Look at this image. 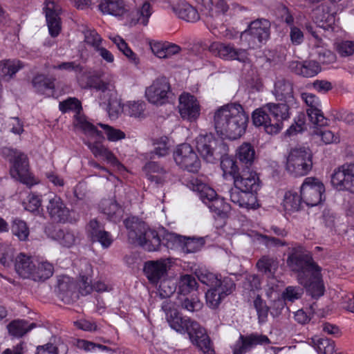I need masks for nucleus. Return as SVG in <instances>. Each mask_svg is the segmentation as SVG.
Masks as SVG:
<instances>
[{"label": "nucleus", "mask_w": 354, "mask_h": 354, "mask_svg": "<svg viewBox=\"0 0 354 354\" xmlns=\"http://www.w3.org/2000/svg\"><path fill=\"white\" fill-rule=\"evenodd\" d=\"M218 141L212 133H201L196 138V146L202 158L207 162L214 163L218 158L216 147Z\"/></svg>", "instance_id": "obj_16"}, {"label": "nucleus", "mask_w": 354, "mask_h": 354, "mask_svg": "<svg viewBox=\"0 0 354 354\" xmlns=\"http://www.w3.org/2000/svg\"><path fill=\"white\" fill-rule=\"evenodd\" d=\"M97 125L104 130L107 140L110 142H118L126 137L125 133L119 129L100 122Z\"/></svg>", "instance_id": "obj_51"}, {"label": "nucleus", "mask_w": 354, "mask_h": 354, "mask_svg": "<svg viewBox=\"0 0 354 354\" xmlns=\"http://www.w3.org/2000/svg\"><path fill=\"white\" fill-rule=\"evenodd\" d=\"M178 300L181 301V306L183 309L189 312L198 310L202 307V303L196 297L191 298H185L183 300L178 297Z\"/></svg>", "instance_id": "obj_63"}, {"label": "nucleus", "mask_w": 354, "mask_h": 354, "mask_svg": "<svg viewBox=\"0 0 354 354\" xmlns=\"http://www.w3.org/2000/svg\"><path fill=\"white\" fill-rule=\"evenodd\" d=\"M306 28L308 32L315 38L314 47L317 55L318 63L323 64H333L336 61V55L331 50L324 47V44L322 39L319 36L320 30H315V28L311 24H306Z\"/></svg>", "instance_id": "obj_24"}, {"label": "nucleus", "mask_w": 354, "mask_h": 354, "mask_svg": "<svg viewBox=\"0 0 354 354\" xmlns=\"http://www.w3.org/2000/svg\"><path fill=\"white\" fill-rule=\"evenodd\" d=\"M236 156L245 168H250L255 159V150L250 143L245 142L237 149Z\"/></svg>", "instance_id": "obj_35"}, {"label": "nucleus", "mask_w": 354, "mask_h": 354, "mask_svg": "<svg viewBox=\"0 0 354 354\" xmlns=\"http://www.w3.org/2000/svg\"><path fill=\"white\" fill-rule=\"evenodd\" d=\"M152 11L150 3L145 2L140 8L131 14L130 25L134 26L137 24H142L144 26H147Z\"/></svg>", "instance_id": "obj_41"}, {"label": "nucleus", "mask_w": 354, "mask_h": 354, "mask_svg": "<svg viewBox=\"0 0 354 354\" xmlns=\"http://www.w3.org/2000/svg\"><path fill=\"white\" fill-rule=\"evenodd\" d=\"M230 201L240 207L256 209L259 207L257 193L232 188L229 191Z\"/></svg>", "instance_id": "obj_25"}, {"label": "nucleus", "mask_w": 354, "mask_h": 354, "mask_svg": "<svg viewBox=\"0 0 354 354\" xmlns=\"http://www.w3.org/2000/svg\"><path fill=\"white\" fill-rule=\"evenodd\" d=\"M178 113L183 120L194 122L198 119L201 107L195 96L184 92L178 97Z\"/></svg>", "instance_id": "obj_18"}, {"label": "nucleus", "mask_w": 354, "mask_h": 354, "mask_svg": "<svg viewBox=\"0 0 354 354\" xmlns=\"http://www.w3.org/2000/svg\"><path fill=\"white\" fill-rule=\"evenodd\" d=\"M145 97L149 103L157 106L170 103L174 93L169 79L165 76L156 78L146 87Z\"/></svg>", "instance_id": "obj_8"}, {"label": "nucleus", "mask_w": 354, "mask_h": 354, "mask_svg": "<svg viewBox=\"0 0 354 354\" xmlns=\"http://www.w3.org/2000/svg\"><path fill=\"white\" fill-rule=\"evenodd\" d=\"M36 267V259L20 253L15 259V268L16 272L23 278H30L34 268Z\"/></svg>", "instance_id": "obj_31"}, {"label": "nucleus", "mask_w": 354, "mask_h": 354, "mask_svg": "<svg viewBox=\"0 0 354 354\" xmlns=\"http://www.w3.org/2000/svg\"><path fill=\"white\" fill-rule=\"evenodd\" d=\"M317 346L318 352L324 354H333L335 351V343L328 338H319L313 339Z\"/></svg>", "instance_id": "obj_59"}, {"label": "nucleus", "mask_w": 354, "mask_h": 354, "mask_svg": "<svg viewBox=\"0 0 354 354\" xmlns=\"http://www.w3.org/2000/svg\"><path fill=\"white\" fill-rule=\"evenodd\" d=\"M149 45L153 55L159 59L169 60L177 54V45L167 41H152Z\"/></svg>", "instance_id": "obj_28"}, {"label": "nucleus", "mask_w": 354, "mask_h": 354, "mask_svg": "<svg viewBox=\"0 0 354 354\" xmlns=\"http://www.w3.org/2000/svg\"><path fill=\"white\" fill-rule=\"evenodd\" d=\"M35 327V324H28L24 320L12 322L8 326L9 333L16 337H21Z\"/></svg>", "instance_id": "obj_44"}, {"label": "nucleus", "mask_w": 354, "mask_h": 354, "mask_svg": "<svg viewBox=\"0 0 354 354\" xmlns=\"http://www.w3.org/2000/svg\"><path fill=\"white\" fill-rule=\"evenodd\" d=\"M155 145L153 153L158 157H162L168 155L170 152L171 142L167 136H162L154 140Z\"/></svg>", "instance_id": "obj_50"}, {"label": "nucleus", "mask_w": 354, "mask_h": 354, "mask_svg": "<svg viewBox=\"0 0 354 354\" xmlns=\"http://www.w3.org/2000/svg\"><path fill=\"white\" fill-rule=\"evenodd\" d=\"M77 347L85 351H95L99 349L102 351H110L111 349L105 345L99 343H93L85 339H79L77 341Z\"/></svg>", "instance_id": "obj_60"}, {"label": "nucleus", "mask_w": 354, "mask_h": 354, "mask_svg": "<svg viewBox=\"0 0 354 354\" xmlns=\"http://www.w3.org/2000/svg\"><path fill=\"white\" fill-rule=\"evenodd\" d=\"M270 37V22L266 19H257L251 22L248 29L243 31L240 39L248 47L254 48Z\"/></svg>", "instance_id": "obj_11"}, {"label": "nucleus", "mask_w": 354, "mask_h": 354, "mask_svg": "<svg viewBox=\"0 0 354 354\" xmlns=\"http://www.w3.org/2000/svg\"><path fill=\"white\" fill-rule=\"evenodd\" d=\"M331 183L339 191L354 194V163L344 164L336 168L331 176Z\"/></svg>", "instance_id": "obj_14"}, {"label": "nucleus", "mask_w": 354, "mask_h": 354, "mask_svg": "<svg viewBox=\"0 0 354 354\" xmlns=\"http://www.w3.org/2000/svg\"><path fill=\"white\" fill-rule=\"evenodd\" d=\"M203 237L186 236L178 234V246L185 254L200 251L205 245Z\"/></svg>", "instance_id": "obj_32"}, {"label": "nucleus", "mask_w": 354, "mask_h": 354, "mask_svg": "<svg viewBox=\"0 0 354 354\" xmlns=\"http://www.w3.org/2000/svg\"><path fill=\"white\" fill-rule=\"evenodd\" d=\"M304 289L300 286H289L286 288L281 294L282 299L275 301V304L283 308L286 302L292 303L301 298Z\"/></svg>", "instance_id": "obj_37"}, {"label": "nucleus", "mask_w": 354, "mask_h": 354, "mask_svg": "<svg viewBox=\"0 0 354 354\" xmlns=\"http://www.w3.org/2000/svg\"><path fill=\"white\" fill-rule=\"evenodd\" d=\"M288 266L297 273L299 283L306 287L309 294L314 298L324 295L321 268L313 261L308 252L295 250L288 257Z\"/></svg>", "instance_id": "obj_2"}, {"label": "nucleus", "mask_w": 354, "mask_h": 354, "mask_svg": "<svg viewBox=\"0 0 354 354\" xmlns=\"http://www.w3.org/2000/svg\"><path fill=\"white\" fill-rule=\"evenodd\" d=\"M201 200L207 205L211 212H214L220 217H227L230 212V205L226 203L224 198L218 197L215 191L213 197H203Z\"/></svg>", "instance_id": "obj_30"}, {"label": "nucleus", "mask_w": 354, "mask_h": 354, "mask_svg": "<svg viewBox=\"0 0 354 354\" xmlns=\"http://www.w3.org/2000/svg\"><path fill=\"white\" fill-rule=\"evenodd\" d=\"M100 208L110 220L115 223L120 221L123 215L122 208L114 199L103 200Z\"/></svg>", "instance_id": "obj_33"}, {"label": "nucleus", "mask_w": 354, "mask_h": 354, "mask_svg": "<svg viewBox=\"0 0 354 354\" xmlns=\"http://www.w3.org/2000/svg\"><path fill=\"white\" fill-rule=\"evenodd\" d=\"M214 288L225 298L235 290L236 284L231 278L225 277L222 279H218V283H216Z\"/></svg>", "instance_id": "obj_47"}, {"label": "nucleus", "mask_w": 354, "mask_h": 354, "mask_svg": "<svg viewBox=\"0 0 354 354\" xmlns=\"http://www.w3.org/2000/svg\"><path fill=\"white\" fill-rule=\"evenodd\" d=\"M197 288V282L195 277L191 274H185L180 277L178 281V294L185 295Z\"/></svg>", "instance_id": "obj_46"}, {"label": "nucleus", "mask_w": 354, "mask_h": 354, "mask_svg": "<svg viewBox=\"0 0 354 354\" xmlns=\"http://www.w3.org/2000/svg\"><path fill=\"white\" fill-rule=\"evenodd\" d=\"M198 174L186 173L182 176V184L191 190L198 194L200 198L203 197H213L214 190L209 187L203 179V175L198 176Z\"/></svg>", "instance_id": "obj_22"}, {"label": "nucleus", "mask_w": 354, "mask_h": 354, "mask_svg": "<svg viewBox=\"0 0 354 354\" xmlns=\"http://www.w3.org/2000/svg\"><path fill=\"white\" fill-rule=\"evenodd\" d=\"M45 207L49 217L54 222L65 223L70 221V209L60 196L49 195Z\"/></svg>", "instance_id": "obj_17"}, {"label": "nucleus", "mask_w": 354, "mask_h": 354, "mask_svg": "<svg viewBox=\"0 0 354 354\" xmlns=\"http://www.w3.org/2000/svg\"><path fill=\"white\" fill-rule=\"evenodd\" d=\"M24 64L17 59H6L0 61V76L12 77L19 70L23 68Z\"/></svg>", "instance_id": "obj_40"}, {"label": "nucleus", "mask_w": 354, "mask_h": 354, "mask_svg": "<svg viewBox=\"0 0 354 354\" xmlns=\"http://www.w3.org/2000/svg\"><path fill=\"white\" fill-rule=\"evenodd\" d=\"M324 192V184L315 177L306 178L300 188L303 202L311 207L316 206L322 201V195Z\"/></svg>", "instance_id": "obj_12"}, {"label": "nucleus", "mask_w": 354, "mask_h": 354, "mask_svg": "<svg viewBox=\"0 0 354 354\" xmlns=\"http://www.w3.org/2000/svg\"><path fill=\"white\" fill-rule=\"evenodd\" d=\"M84 41L96 50L102 46V38L95 30H87L84 32Z\"/></svg>", "instance_id": "obj_61"}, {"label": "nucleus", "mask_w": 354, "mask_h": 354, "mask_svg": "<svg viewBox=\"0 0 354 354\" xmlns=\"http://www.w3.org/2000/svg\"><path fill=\"white\" fill-rule=\"evenodd\" d=\"M129 242L140 246L148 252L160 249L161 239L158 232L151 228L145 222L136 216L128 217L124 221Z\"/></svg>", "instance_id": "obj_5"}, {"label": "nucleus", "mask_w": 354, "mask_h": 354, "mask_svg": "<svg viewBox=\"0 0 354 354\" xmlns=\"http://www.w3.org/2000/svg\"><path fill=\"white\" fill-rule=\"evenodd\" d=\"M302 201L301 194L299 195L296 192L288 191L285 194L283 205L286 211L293 212L300 209Z\"/></svg>", "instance_id": "obj_43"}, {"label": "nucleus", "mask_w": 354, "mask_h": 354, "mask_svg": "<svg viewBox=\"0 0 354 354\" xmlns=\"http://www.w3.org/2000/svg\"><path fill=\"white\" fill-rule=\"evenodd\" d=\"M178 17L187 21L195 22L199 19L196 8L185 1L178 0Z\"/></svg>", "instance_id": "obj_42"}, {"label": "nucleus", "mask_w": 354, "mask_h": 354, "mask_svg": "<svg viewBox=\"0 0 354 354\" xmlns=\"http://www.w3.org/2000/svg\"><path fill=\"white\" fill-rule=\"evenodd\" d=\"M59 110L66 113L74 111L76 115L74 118V126L81 130L86 138L84 143L88 147L93 156L96 158H102L112 165H118L119 161L113 153L100 141L94 140L95 138H104L102 133L97 130L96 127L86 120V117L80 114L82 106L80 102L75 97H69L59 102Z\"/></svg>", "instance_id": "obj_1"}, {"label": "nucleus", "mask_w": 354, "mask_h": 354, "mask_svg": "<svg viewBox=\"0 0 354 354\" xmlns=\"http://www.w3.org/2000/svg\"><path fill=\"white\" fill-rule=\"evenodd\" d=\"M99 9L103 14L113 16H121L126 12L125 5L122 0H102Z\"/></svg>", "instance_id": "obj_34"}, {"label": "nucleus", "mask_w": 354, "mask_h": 354, "mask_svg": "<svg viewBox=\"0 0 354 354\" xmlns=\"http://www.w3.org/2000/svg\"><path fill=\"white\" fill-rule=\"evenodd\" d=\"M162 309L164 310L166 315V319L169 326L177 330V308L174 303L169 301H165L162 305Z\"/></svg>", "instance_id": "obj_54"}, {"label": "nucleus", "mask_w": 354, "mask_h": 354, "mask_svg": "<svg viewBox=\"0 0 354 354\" xmlns=\"http://www.w3.org/2000/svg\"><path fill=\"white\" fill-rule=\"evenodd\" d=\"M335 6L332 4L322 3L315 10V23L316 27L324 31L323 35L327 37L334 30L335 22Z\"/></svg>", "instance_id": "obj_15"}, {"label": "nucleus", "mask_w": 354, "mask_h": 354, "mask_svg": "<svg viewBox=\"0 0 354 354\" xmlns=\"http://www.w3.org/2000/svg\"><path fill=\"white\" fill-rule=\"evenodd\" d=\"M174 264V261L171 258L148 261L145 263L143 270L149 281L158 285L167 277L168 271Z\"/></svg>", "instance_id": "obj_13"}, {"label": "nucleus", "mask_w": 354, "mask_h": 354, "mask_svg": "<svg viewBox=\"0 0 354 354\" xmlns=\"http://www.w3.org/2000/svg\"><path fill=\"white\" fill-rule=\"evenodd\" d=\"M209 50L216 56L226 60L236 59L245 63L249 59L246 50L236 48L231 44L214 42L210 45Z\"/></svg>", "instance_id": "obj_19"}, {"label": "nucleus", "mask_w": 354, "mask_h": 354, "mask_svg": "<svg viewBox=\"0 0 354 354\" xmlns=\"http://www.w3.org/2000/svg\"><path fill=\"white\" fill-rule=\"evenodd\" d=\"M221 168L225 175L232 176L233 179L239 173L236 161L227 156L221 157Z\"/></svg>", "instance_id": "obj_52"}, {"label": "nucleus", "mask_w": 354, "mask_h": 354, "mask_svg": "<svg viewBox=\"0 0 354 354\" xmlns=\"http://www.w3.org/2000/svg\"><path fill=\"white\" fill-rule=\"evenodd\" d=\"M12 232L20 241L27 240L30 233L26 223L19 218H15L13 221Z\"/></svg>", "instance_id": "obj_53"}, {"label": "nucleus", "mask_w": 354, "mask_h": 354, "mask_svg": "<svg viewBox=\"0 0 354 354\" xmlns=\"http://www.w3.org/2000/svg\"><path fill=\"white\" fill-rule=\"evenodd\" d=\"M10 162L12 166L10 169L11 176L31 187L37 183V180L29 172V164L27 156L17 150H10Z\"/></svg>", "instance_id": "obj_10"}, {"label": "nucleus", "mask_w": 354, "mask_h": 354, "mask_svg": "<svg viewBox=\"0 0 354 354\" xmlns=\"http://www.w3.org/2000/svg\"><path fill=\"white\" fill-rule=\"evenodd\" d=\"M159 283V289L163 297H170L176 290V283L170 279L165 278Z\"/></svg>", "instance_id": "obj_62"}, {"label": "nucleus", "mask_w": 354, "mask_h": 354, "mask_svg": "<svg viewBox=\"0 0 354 354\" xmlns=\"http://www.w3.org/2000/svg\"><path fill=\"white\" fill-rule=\"evenodd\" d=\"M278 267L279 263L277 259L267 256L263 257L257 263L258 270L268 278L274 277Z\"/></svg>", "instance_id": "obj_39"}, {"label": "nucleus", "mask_w": 354, "mask_h": 354, "mask_svg": "<svg viewBox=\"0 0 354 354\" xmlns=\"http://www.w3.org/2000/svg\"><path fill=\"white\" fill-rule=\"evenodd\" d=\"M24 209L30 212H39L41 207V196L34 193L28 194L26 201L24 202Z\"/></svg>", "instance_id": "obj_57"}, {"label": "nucleus", "mask_w": 354, "mask_h": 354, "mask_svg": "<svg viewBox=\"0 0 354 354\" xmlns=\"http://www.w3.org/2000/svg\"><path fill=\"white\" fill-rule=\"evenodd\" d=\"M291 71L304 77H312L321 71L319 64L315 60H306L304 62L294 61L289 64Z\"/></svg>", "instance_id": "obj_27"}, {"label": "nucleus", "mask_w": 354, "mask_h": 354, "mask_svg": "<svg viewBox=\"0 0 354 354\" xmlns=\"http://www.w3.org/2000/svg\"><path fill=\"white\" fill-rule=\"evenodd\" d=\"M198 279L203 284L214 288L218 283V275L206 269H198L196 272Z\"/></svg>", "instance_id": "obj_55"}, {"label": "nucleus", "mask_w": 354, "mask_h": 354, "mask_svg": "<svg viewBox=\"0 0 354 354\" xmlns=\"http://www.w3.org/2000/svg\"><path fill=\"white\" fill-rule=\"evenodd\" d=\"M67 351L68 347L63 342H60L56 346L48 343L37 346L35 354H66Z\"/></svg>", "instance_id": "obj_48"}, {"label": "nucleus", "mask_w": 354, "mask_h": 354, "mask_svg": "<svg viewBox=\"0 0 354 354\" xmlns=\"http://www.w3.org/2000/svg\"><path fill=\"white\" fill-rule=\"evenodd\" d=\"M272 93L278 100L289 104H293L295 101L292 84L284 79H279L275 82Z\"/></svg>", "instance_id": "obj_29"}, {"label": "nucleus", "mask_w": 354, "mask_h": 354, "mask_svg": "<svg viewBox=\"0 0 354 354\" xmlns=\"http://www.w3.org/2000/svg\"><path fill=\"white\" fill-rule=\"evenodd\" d=\"M206 302L211 308H216L223 299H225L215 288H211L205 294Z\"/></svg>", "instance_id": "obj_58"}, {"label": "nucleus", "mask_w": 354, "mask_h": 354, "mask_svg": "<svg viewBox=\"0 0 354 354\" xmlns=\"http://www.w3.org/2000/svg\"><path fill=\"white\" fill-rule=\"evenodd\" d=\"M180 168L187 173L198 174L201 167V161L196 153H192L191 156H185L178 161Z\"/></svg>", "instance_id": "obj_45"}, {"label": "nucleus", "mask_w": 354, "mask_h": 354, "mask_svg": "<svg viewBox=\"0 0 354 354\" xmlns=\"http://www.w3.org/2000/svg\"><path fill=\"white\" fill-rule=\"evenodd\" d=\"M253 303L257 313L259 322H265L267 319L269 311V308L266 305V302L262 299L259 295H257Z\"/></svg>", "instance_id": "obj_56"}, {"label": "nucleus", "mask_w": 354, "mask_h": 354, "mask_svg": "<svg viewBox=\"0 0 354 354\" xmlns=\"http://www.w3.org/2000/svg\"><path fill=\"white\" fill-rule=\"evenodd\" d=\"M312 153L306 147H295L290 149L286 160V169L295 176L306 175L312 169Z\"/></svg>", "instance_id": "obj_9"}, {"label": "nucleus", "mask_w": 354, "mask_h": 354, "mask_svg": "<svg viewBox=\"0 0 354 354\" xmlns=\"http://www.w3.org/2000/svg\"><path fill=\"white\" fill-rule=\"evenodd\" d=\"M146 103L142 100H129L124 104V113L133 118L145 117Z\"/></svg>", "instance_id": "obj_38"}, {"label": "nucleus", "mask_w": 354, "mask_h": 354, "mask_svg": "<svg viewBox=\"0 0 354 354\" xmlns=\"http://www.w3.org/2000/svg\"><path fill=\"white\" fill-rule=\"evenodd\" d=\"M53 264L46 261L36 259V267L34 268L30 278L34 281L46 280L53 275Z\"/></svg>", "instance_id": "obj_36"}, {"label": "nucleus", "mask_w": 354, "mask_h": 354, "mask_svg": "<svg viewBox=\"0 0 354 354\" xmlns=\"http://www.w3.org/2000/svg\"><path fill=\"white\" fill-rule=\"evenodd\" d=\"M336 49L341 56H350L354 53V41H342L337 44Z\"/></svg>", "instance_id": "obj_64"}, {"label": "nucleus", "mask_w": 354, "mask_h": 354, "mask_svg": "<svg viewBox=\"0 0 354 354\" xmlns=\"http://www.w3.org/2000/svg\"><path fill=\"white\" fill-rule=\"evenodd\" d=\"M248 115L239 104H229L218 109L214 124L218 134L230 140L239 138L245 132Z\"/></svg>", "instance_id": "obj_3"}, {"label": "nucleus", "mask_w": 354, "mask_h": 354, "mask_svg": "<svg viewBox=\"0 0 354 354\" xmlns=\"http://www.w3.org/2000/svg\"><path fill=\"white\" fill-rule=\"evenodd\" d=\"M55 239L62 245L71 248L76 241V236L75 233L68 230H59L55 232Z\"/></svg>", "instance_id": "obj_49"}, {"label": "nucleus", "mask_w": 354, "mask_h": 354, "mask_svg": "<svg viewBox=\"0 0 354 354\" xmlns=\"http://www.w3.org/2000/svg\"><path fill=\"white\" fill-rule=\"evenodd\" d=\"M283 103H267L252 113L253 123L263 127L268 134H277L283 127V122L290 118V105Z\"/></svg>", "instance_id": "obj_4"}, {"label": "nucleus", "mask_w": 354, "mask_h": 354, "mask_svg": "<svg viewBox=\"0 0 354 354\" xmlns=\"http://www.w3.org/2000/svg\"><path fill=\"white\" fill-rule=\"evenodd\" d=\"M301 97L308 106L307 114L310 121L316 126L326 125L327 120L320 109L321 103L319 98L315 95L310 93H303Z\"/></svg>", "instance_id": "obj_21"}, {"label": "nucleus", "mask_w": 354, "mask_h": 354, "mask_svg": "<svg viewBox=\"0 0 354 354\" xmlns=\"http://www.w3.org/2000/svg\"><path fill=\"white\" fill-rule=\"evenodd\" d=\"M234 189L257 193L261 181L257 173L250 168H245L234 178Z\"/></svg>", "instance_id": "obj_20"}, {"label": "nucleus", "mask_w": 354, "mask_h": 354, "mask_svg": "<svg viewBox=\"0 0 354 354\" xmlns=\"http://www.w3.org/2000/svg\"><path fill=\"white\" fill-rule=\"evenodd\" d=\"M93 87L100 92V100L101 105L106 106V110L111 120H116L124 112V104L118 98V92L115 84L112 81L100 80Z\"/></svg>", "instance_id": "obj_7"}, {"label": "nucleus", "mask_w": 354, "mask_h": 354, "mask_svg": "<svg viewBox=\"0 0 354 354\" xmlns=\"http://www.w3.org/2000/svg\"><path fill=\"white\" fill-rule=\"evenodd\" d=\"M178 333L188 339L204 354H215L213 344L204 328L190 318L180 317L178 322Z\"/></svg>", "instance_id": "obj_6"}, {"label": "nucleus", "mask_w": 354, "mask_h": 354, "mask_svg": "<svg viewBox=\"0 0 354 354\" xmlns=\"http://www.w3.org/2000/svg\"><path fill=\"white\" fill-rule=\"evenodd\" d=\"M43 10L46 15L50 35L52 37H57L61 29L59 17V6L52 0H46Z\"/></svg>", "instance_id": "obj_26"}, {"label": "nucleus", "mask_w": 354, "mask_h": 354, "mask_svg": "<svg viewBox=\"0 0 354 354\" xmlns=\"http://www.w3.org/2000/svg\"><path fill=\"white\" fill-rule=\"evenodd\" d=\"M269 344L270 340L265 335L257 333L248 335H241L233 348V354H245L257 345Z\"/></svg>", "instance_id": "obj_23"}]
</instances>
